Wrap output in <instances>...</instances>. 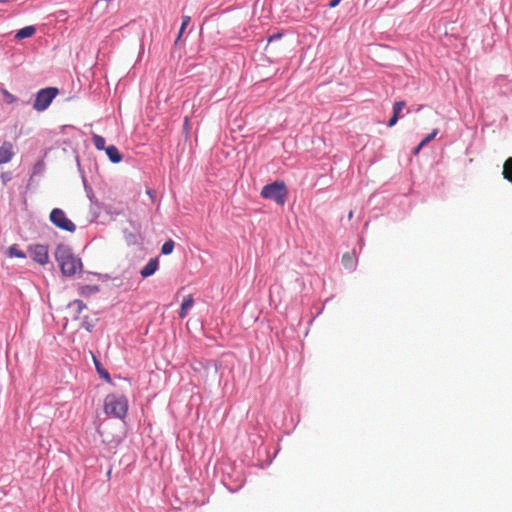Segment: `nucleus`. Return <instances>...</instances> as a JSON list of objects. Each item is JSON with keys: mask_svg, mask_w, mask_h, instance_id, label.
<instances>
[{"mask_svg": "<svg viewBox=\"0 0 512 512\" xmlns=\"http://www.w3.org/2000/svg\"><path fill=\"white\" fill-rule=\"evenodd\" d=\"M437 134H438V129L432 130V132L429 133L428 135H426L420 141V143L414 148L413 154H415V155L418 154L423 147H425L429 142H431L436 137Z\"/></svg>", "mask_w": 512, "mask_h": 512, "instance_id": "18", "label": "nucleus"}, {"mask_svg": "<svg viewBox=\"0 0 512 512\" xmlns=\"http://www.w3.org/2000/svg\"><path fill=\"white\" fill-rule=\"evenodd\" d=\"M91 355H92V361H93V364H94V367H95V370H96L98 376L105 382H107L109 384H113L110 373L108 372L107 369L104 368L99 357L92 352H91Z\"/></svg>", "mask_w": 512, "mask_h": 512, "instance_id": "11", "label": "nucleus"}, {"mask_svg": "<svg viewBox=\"0 0 512 512\" xmlns=\"http://www.w3.org/2000/svg\"><path fill=\"white\" fill-rule=\"evenodd\" d=\"M503 176L506 180L512 183V157L505 161L503 168Z\"/></svg>", "mask_w": 512, "mask_h": 512, "instance_id": "24", "label": "nucleus"}, {"mask_svg": "<svg viewBox=\"0 0 512 512\" xmlns=\"http://www.w3.org/2000/svg\"><path fill=\"white\" fill-rule=\"evenodd\" d=\"M134 238V235L132 233H129V237H126V240Z\"/></svg>", "mask_w": 512, "mask_h": 512, "instance_id": "42", "label": "nucleus"}, {"mask_svg": "<svg viewBox=\"0 0 512 512\" xmlns=\"http://www.w3.org/2000/svg\"><path fill=\"white\" fill-rule=\"evenodd\" d=\"M342 265L349 271H354L357 266V258L355 252L345 253L341 259Z\"/></svg>", "mask_w": 512, "mask_h": 512, "instance_id": "15", "label": "nucleus"}, {"mask_svg": "<svg viewBox=\"0 0 512 512\" xmlns=\"http://www.w3.org/2000/svg\"><path fill=\"white\" fill-rule=\"evenodd\" d=\"M222 471L221 482L229 492L235 493L244 486L245 476L241 469H237L235 464L225 465Z\"/></svg>", "mask_w": 512, "mask_h": 512, "instance_id": "4", "label": "nucleus"}, {"mask_svg": "<svg viewBox=\"0 0 512 512\" xmlns=\"http://www.w3.org/2000/svg\"><path fill=\"white\" fill-rule=\"evenodd\" d=\"M134 238V235L132 233H129V237H126V240Z\"/></svg>", "mask_w": 512, "mask_h": 512, "instance_id": "41", "label": "nucleus"}, {"mask_svg": "<svg viewBox=\"0 0 512 512\" xmlns=\"http://www.w3.org/2000/svg\"><path fill=\"white\" fill-rule=\"evenodd\" d=\"M59 93V88L55 86H48L39 89L34 95L32 108L38 113L46 111Z\"/></svg>", "mask_w": 512, "mask_h": 512, "instance_id": "5", "label": "nucleus"}, {"mask_svg": "<svg viewBox=\"0 0 512 512\" xmlns=\"http://www.w3.org/2000/svg\"><path fill=\"white\" fill-rule=\"evenodd\" d=\"M195 372H205V376H208L209 370L213 369L214 373H218L221 368V363L213 359H202L196 360L191 365Z\"/></svg>", "mask_w": 512, "mask_h": 512, "instance_id": "8", "label": "nucleus"}, {"mask_svg": "<svg viewBox=\"0 0 512 512\" xmlns=\"http://www.w3.org/2000/svg\"><path fill=\"white\" fill-rule=\"evenodd\" d=\"M5 103L13 104L17 101V98L6 89H1Z\"/></svg>", "mask_w": 512, "mask_h": 512, "instance_id": "27", "label": "nucleus"}, {"mask_svg": "<svg viewBox=\"0 0 512 512\" xmlns=\"http://www.w3.org/2000/svg\"><path fill=\"white\" fill-rule=\"evenodd\" d=\"M181 39H178V36L176 37L175 41H174V47L177 48V46L179 45V42H180Z\"/></svg>", "mask_w": 512, "mask_h": 512, "instance_id": "39", "label": "nucleus"}, {"mask_svg": "<svg viewBox=\"0 0 512 512\" xmlns=\"http://www.w3.org/2000/svg\"><path fill=\"white\" fill-rule=\"evenodd\" d=\"M193 304L194 299L192 295H187L184 297L178 311L179 318L184 319L187 316L188 311L192 308Z\"/></svg>", "mask_w": 512, "mask_h": 512, "instance_id": "16", "label": "nucleus"}, {"mask_svg": "<svg viewBox=\"0 0 512 512\" xmlns=\"http://www.w3.org/2000/svg\"><path fill=\"white\" fill-rule=\"evenodd\" d=\"M73 153L75 154V161H76L78 172H79V174H80V176L82 178L83 176H86V175H85L84 169H83V167L81 165L79 154H78L76 149L73 150Z\"/></svg>", "mask_w": 512, "mask_h": 512, "instance_id": "29", "label": "nucleus"}, {"mask_svg": "<svg viewBox=\"0 0 512 512\" xmlns=\"http://www.w3.org/2000/svg\"><path fill=\"white\" fill-rule=\"evenodd\" d=\"M352 215H353V212H352V211H350V213H349V218H352Z\"/></svg>", "mask_w": 512, "mask_h": 512, "instance_id": "43", "label": "nucleus"}, {"mask_svg": "<svg viewBox=\"0 0 512 512\" xmlns=\"http://www.w3.org/2000/svg\"><path fill=\"white\" fill-rule=\"evenodd\" d=\"M98 321L99 318L91 319L88 315H85L82 318L81 328L85 329L89 333H92Z\"/></svg>", "mask_w": 512, "mask_h": 512, "instance_id": "20", "label": "nucleus"}, {"mask_svg": "<svg viewBox=\"0 0 512 512\" xmlns=\"http://www.w3.org/2000/svg\"><path fill=\"white\" fill-rule=\"evenodd\" d=\"M288 188L283 180H275L263 186L260 196L263 199L274 201L277 205L283 206L288 198Z\"/></svg>", "mask_w": 512, "mask_h": 512, "instance_id": "3", "label": "nucleus"}, {"mask_svg": "<svg viewBox=\"0 0 512 512\" xmlns=\"http://www.w3.org/2000/svg\"><path fill=\"white\" fill-rule=\"evenodd\" d=\"M44 168H45V165H44V162L43 161H37L34 166H33V173H32V176L33 175H38V174H41L43 171H44Z\"/></svg>", "mask_w": 512, "mask_h": 512, "instance_id": "28", "label": "nucleus"}, {"mask_svg": "<svg viewBox=\"0 0 512 512\" xmlns=\"http://www.w3.org/2000/svg\"><path fill=\"white\" fill-rule=\"evenodd\" d=\"M100 291L99 285H79L77 292L79 296L84 298H89L93 294H96Z\"/></svg>", "mask_w": 512, "mask_h": 512, "instance_id": "17", "label": "nucleus"}, {"mask_svg": "<svg viewBox=\"0 0 512 512\" xmlns=\"http://www.w3.org/2000/svg\"><path fill=\"white\" fill-rule=\"evenodd\" d=\"M76 307L75 315L73 316V320L79 319V316L81 312L87 308L86 303L81 299H74L71 302H69L68 307Z\"/></svg>", "mask_w": 512, "mask_h": 512, "instance_id": "19", "label": "nucleus"}, {"mask_svg": "<svg viewBox=\"0 0 512 512\" xmlns=\"http://www.w3.org/2000/svg\"><path fill=\"white\" fill-rule=\"evenodd\" d=\"M341 1L342 0H330L327 6L330 9L336 8L341 3Z\"/></svg>", "mask_w": 512, "mask_h": 512, "instance_id": "34", "label": "nucleus"}, {"mask_svg": "<svg viewBox=\"0 0 512 512\" xmlns=\"http://www.w3.org/2000/svg\"><path fill=\"white\" fill-rule=\"evenodd\" d=\"M146 193L152 200L156 196V191L154 189H147Z\"/></svg>", "mask_w": 512, "mask_h": 512, "instance_id": "35", "label": "nucleus"}, {"mask_svg": "<svg viewBox=\"0 0 512 512\" xmlns=\"http://www.w3.org/2000/svg\"><path fill=\"white\" fill-rule=\"evenodd\" d=\"M262 452L267 454V455H269V452H268L267 448H263L262 449L261 447H259L258 450H257V455L260 456ZM276 453L277 452H275L273 456H268V459L265 462H260L258 464H255V466H257V467H259L261 469L267 468L272 463L274 457L276 456Z\"/></svg>", "mask_w": 512, "mask_h": 512, "instance_id": "22", "label": "nucleus"}, {"mask_svg": "<svg viewBox=\"0 0 512 512\" xmlns=\"http://www.w3.org/2000/svg\"><path fill=\"white\" fill-rule=\"evenodd\" d=\"M159 269V257L151 258L148 263L140 270L142 279H146L154 275Z\"/></svg>", "mask_w": 512, "mask_h": 512, "instance_id": "12", "label": "nucleus"}, {"mask_svg": "<svg viewBox=\"0 0 512 512\" xmlns=\"http://www.w3.org/2000/svg\"><path fill=\"white\" fill-rule=\"evenodd\" d=\"M85 192L87 193L88 198L91 200V199H92V196H93V190H92V191H90V190L88 189V191H85Z\"/></svg>", "mask_w": 512, "mask_h": 512, "instance_id": "38", "label": "nucleus"}, {"mask_svg": "<svg viewBox=\"0 0 512 512\" xmlns=\"http://www.w3.org/2000/svg\"><path fill=\"white\" fill-rule=\"evenodd\" d=\"M7 255L10 258H19V259H25L26 253L19 249V246L17 244H12L9 246L7 250Z\"/></svg>", "mask_w": 512, "mask_h": 512, "instance_id": "21", "label": "nucleus"}, {"mask_svg": "<svg viewBox=\"0 0 512 512\" xmlns=\"http://www.w3.org/2000/svg\"><path fill=\"white\" fill-rule=\"evenodd\" d=\"M128 408L129 400L124 394L110 393L104 399V412L108 417L124 422Z\"/></svg>", "mask_w": 512, "mask_h": 512, "instance_id": "2", "label": "nucleus"}, {"mask_svg": "<svg viewBox=\"0 0 512 512\" xmlns=\"http://www.w3.org/2000/svg\"><path fill=\"white\" fill-rule=\"evenodd\" d=\"M54 256L63 276L70 278L77 273H83L82 260L74 254L71 246L59 243L55 248Z\"/></svg>", "mask_w": 512, "mask_h": 512, "instance_id": "1", "label": "nucleus"}, {"mask_svg": "<svg viewBox=\"0 0 512 512\" xmlns=\"http://www.w3.org/2000/svg\"><path fill=\"white\" fill-rule=\"evenodd\" d=\"M50 222L58 229L74 233L76 231V225L70 220L63 209L54 208L49 214Z\"/></svg>", "mask_w": 512, "mask_h": 512, "instance_id": "6", "label": "nucleus"}, {"mask_svg": "<svg viewBox=\"0 0 512 512\" xmlns=\"http://www.w3.org/2000/svg\"><path fill=\"white\" fill-rule=\"evenodd\" d=\"M190 22H191L190 16H187V15L182 16V23H181L180 29L178 31V34H177L178 39H181L183 33L185 32V30L188 27V25L190 24Z\"/></svg>", "mask_w": 512, "mask_h": 512, "instance_id": "26", "label": "nucleus"}, {"mask_svg": "<svg viewBox=\"0 0 512 512\" xmlns=\"http://www.w3.org/2000/svg\"><path fill=\"white\" fill-rule=\"evenodd\" d=\"M283 36H284V31H278L276 33H273V34L269 35V37L267 39L268 43L278 41V40L282 39Z\"/></svg>", "mask_w": 512, "mask_h": 512, "instance_id": "30", "label": "nucleus"}, {"mask_svg": "<svg viewBox=\"0 0 512 512\" xmlns=\"http://www.w3.org/2000/svg\"><path fill=\"white\" fill-rule=\"evenodd\" d=\"M13 144L10 141H3L0 145V165L10 162L15 152L13 150Z\"/></svg>", "mask_w": 512, "mask_h": 512, "instance_id": "10", "label": "nucleus"}, {"mask_svg": "<svg viewBox=\"0 0 512 512\" xmlns=\"http://www.w3.org/2000/svg\"><path fill=\"white\" fill-rule=\"evenodd\" d=\"M134 238V235L132 233H129V237H126V240Z\"/></svg>", "mask_w": 512, "mask_h": 512, "instance_id": "40", "label": "nucleus"}, {"mask_svg": "<svg viewBox=\"0 0 512 512\" xmlns=\"http://www.w3.org/2000/svg\"><path fill=\"white\" fill-rule=\"evenodd\" d=\"M104 151H105L109 161L113 164H118L123 160L122 153L113 144L108 145Z\"/></svg>", "mask_w": 512, "mask_h": 512, "instance_id": "13", "label": "nucleus"}, {"mask_svg": "<svg viewBox=\"0 0 512 512\" xmlns=\"http://www.w3.org/2000/svg\"><path fill=\"white\" fill-rule=\"evenodd\" d=\"M92 141L97 150H105L106 149V140L103 136L98 134H93Z\"/></svg>", "mask_w": 512, "mask_h": 512, "instance_id": "23", "label": "nucleus"}, {"mask_svg": "<svg viewBox=\"0 0 512 512\" xmlns=\"http://www.w3.org/2000/svg\"><path fill=\"white\" fill-rule=\"evenodd\" d=\"M175 247V242L172 239L165 241L161 247V254L170 255L172 254Z\"/></svg>", "mask_w": 512, "mask_h": 512, "instance_id": "25", "label": "nucleus"}, {"mask_svg": "<svg viewBox=\"0 0 512 512\" xmlns=\"http://www.w3.org/2000/svg\"><path fill=\"white\" fill-rule=\"evenodd\" d=\"M37 31L35 25H28L16 31L14 39L17 41L32 37Z\"/></svg>", "mask_w": 512, "mask_h": 512, "instance_id": "14", "label": "nucleus"}, {"mask_svg": "<svg viewBox=\"0 0 512 512\" xmlns=\"http://www.w3.org/2000/svg\"><path fill=\"white\" fill-rule=\"evenodd\" d=\"M28 252L32 260L39 265H46L49 261L48 246L43 244H30Z\"/></svg>", "mask_w": 512, "mask_h": 512, "instance_id": "7", "label": "nucleus"}, {"mask_svg": "<svg viewBox=\"0 0 512 512\" xmlns=\"http://www.w3.org/2000/svg\"><path fill=\"white\" fill-rule=\"evenodd\" d=\"M405 107H406V102L403 100L394 102L393 107H392V116L390 117V119L387 122V127L392 128L397 124L399 119L403 117L402 112Z\"/></svg>", "mask_w": 512, "mask_h": 512, "instance_id": "9", "label": "nucleus"}, {"mask_svg": "<svg viewBox=\"0 0 512 512\" xmlns=\"http://www.w3.org/2000/svg\"><path fill=\"white\" fill-rule=\"evenodd\" d=\"M87 272H88V271H83V273H82V274H79V276H83V275H85V280H87V281H91V280H92V279H91V277H94V276H93V275H88V274H87Z\"/></svg>", "mask_w": 512, "mask_h": 512, "instance_id": "36", "label": "nucleus"}, {"mask_svg": "<svg viewBox=\"0 0 512 512\" xmlns=\"http://www.w3.org/2000/svg\"><path fill=\"white\" fill-rule=\"evenodd\" d=\"M111 474H112V468L110 467L106 473V477L108 480L111 478Z\"/></svg>", "mask_w": 512, "mask_h": 512, "instance_id": "37", "label": "nucleus"}, {"mask_svg": "<svg viewBox=\"0 0 512 512\" xmlns=\"http://www.w3.org/2000/svg\"><path fill=\"white\" fill-rule=\"evenodd\" d=\"M1 181L6 185L12 179V173L10 171L2 172L0 175Z\"/></svg>", "mask_w": 512, "mask_h": 512, "instance_id": "31", "label": "nucleus"}, {"mask_svg": "<svg viewBox=\"0 0 512 512\" xmlns=\"http://www.w3.org/2000/svg\"><path fill=\"white\" fill-rule=\"evenodd\" d=\"M81 179H82V183H83L84 190H85V191H88V189H89L90 191H92V187H91V185L89 184V182H88V180H87L86 176H83Z\"/></svg>", "mask_w": 512, "mask_h": 512, "instance_id": "33", "label": "nucleus"}, {"mask_svg": "<svg viewBox=\"0 0 512 512\" xmlns=\"http://www.w3.org/2000/svg\"><path fill=\"white\" fill-rule=\"evenodd\" d=\"M88 275H93L94 277H97L99 280L107 281L110 279V276L108 274H102L98 272H87Z\"/></svg>", "mask_w": 512, "mask_h": 512, "instance_id": "32", "label": "nucleus"}]
</instances>
